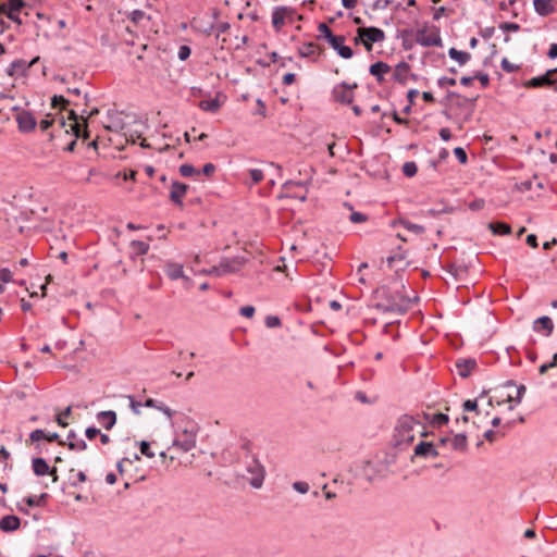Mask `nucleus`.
I'll list each match as a JSON object with an SVG mask.
<instances>
[{
  "label": "nucleus",
  "mask_w": 557,
  "mask_h": 557,
  "mask_svg": "<svg viewBox=\"0 0 557 557\" xmlns=\"http://www.w3.org/2000/svg\"><path fill=\"white\" fill-rule=\"evenodd\" d=\"M197 433L194 428H184L177 431L173 441V447L181 449L183 453L191 450L196 446Z\"/></svg>",
  "instance_id": "nucleus-4"
},
{
  "label": "nucleus",
  "mask_w": 557,
  "mask_h": 557,
  "mask_svg": "<svg viewBox=\"0 0 557 557\" xmlns=\"http://www.w3.org/2000/svg\"><path fill=\"white\" fill-rule=\"evenodd\" d=\"M18 129L23 133H28L35 129L37 121L33 113L29 111H22L16 115Z\"/></svg>",
  "instance_id": "nucleus-12"
},
{
  "label": "nucleus",
  "mask_w": 557,
  "mask_h": 557,
  "mask_svg": "<svg viewBox=\"0 0 557 557\" xmlns=\"http://www.w3.org/2000/svg\"><path fill=\"white\" fill-rule=\"evenodd\" d=\"M99 434L100 430L95 426H89L85 430V436L90 441L96 438Z\"/></svg>",
  "instance_id": "nucleus-61"
},
{
  "label": "nucleus",
  "mask_w": 557,
  "mask_h": 557,
  "mask_svg": "<svg viewBox=\"0 0 557 557\" xmlns=\"http://www.w3.org/2000/svg\"><path fill=\"white\" fill-rule=\"evenodd\" d=\"M264 324L269 329L281 326V320L277 315H268L265 317Z\"/></svg>",
  "instance_id": "nucleus-52"
},
{
  "label": "nucleus",
  "mask_w": 557,
  "mask_h": 557,
  "mask_svg": "<svg viewBox=\"0 0 557 557\" xmlns=\"http://www.w3.org/2000/svg\"><path fill=\"white\" fill-rule=\"evenodd\" d=\"M36 59H34L32 62L26 64L24 60H14L9 67L7 69V74L9 76H14L18 72H25L29 66H32L35 63Z\"/></svg>",
  "instance_id": "nucleus-27"
},
{
  "label": "nucleus",
  "mask_w": 557,
  "mask_h": 557,
  "mask_svg": "<svg viewBox=\"0 0 557 557\" xmlns=\"http://www.w3.org/2000/svg\"><path fill=\"white\" fill-rule=\"evenodd\" d=\"M457 99V100H462L463 102H475L476 98H467L465 96H461L460 94L456 92V91H448L447 95H446V99L448 101H453V99Z\"/></svg>",
  "instance_id": "nucleus-48"
},
{
  "label": "nucleus",
  "mask_w": 557,
  "mask_h": 557,
  "mask_svg": "<svg viewBox=\"0 0 557 557\" xmlns=\"http://www.w3.org/2000/svg\"><path fill=\"white\" fill-rule=\"evenodd\" d=\"M424 418L430 422L433 428L440 429L449 422V417L446 413L424 414Z\"/></svg>",
  "instance_id": "nucleus-28"
},
{
  "label": "nucleus",
  "mask_w": 557,
  "mask_h": 557,
  "mask_svg": "<svg viewBox=\"0 0 557 557\" xmlns=\"http://www.w3.org/2000/svg\"><path fill=\"white\" fill-rule=\"evenodd\" d=\"M369 72L379 83H383L384 74L391 72V66L383 61H377L370 65Z\"/></svg>",
  "instance_id": "nucleus-20"
},
{
  "label": "nucleus",
  "mask_w": 557,
  "mask_h": 557,
  "mask_svg": "<svg viewBox=\"0 0 557 557\" xmlns=\"http://www.w3.org/2000/svg\"><path fill=\"white\" fill-rule=\"evenodd\" d=\"M490 230L496 235H509L511 227L505 222H494L488 224Z\"/></svg>",
  "instance_id": "nucleus-32"
},
{
  "label": "nucleus",
  "mask_w": 557,
  "mask_h": 557,
  "mask_svg": "<svg viewBox=\"0 0 557 557\" xmlns=\"http://www.w3.org/2000/svg\"><path fill=\"white\" fill-rule=\"evenodd\" d=\"M483 436L487 442L493 443V442L497 441L498 437H504L505 432L487 430L484 432Z\"/></svg>",
  "instance_id": "nucleus-45"
},
{
  "label": "nucleus",
  "mask_w": 557,
  "mask_h": 557,
  "mask_svg": "<svg viewBox=\"0 0 557 557\" xmlns=\"http://www.w3.org/2000/svg\"><path fill=\"white\" fill-rule=\"evenodd\" d=\"M409 74H410V65L407 62L401 61L395 66V71L393 73V78L397 83H399L401 85H406L409 79Z\"/></svg>",
  "instance_id": "nucleus-14"
},
{
  "label": "nucleus",
  "mask_w": 557,
  "mask_h": 557,
  "mask_svg": "<svg viewBox=\"0 0 557 557\" xmlns=\"http://www.w3.org/2000/svg\"><path fill=\"white\" fill-rule=\"evenodd\" d=\"M245 463L246 472L251 474V478L249 479L250 485L255 488H260L265 475L264 467L255 456L247 457Z\"/></svg>",
  "instance_id": "nucleus-3"
},
{
  "label": "nucleus",
  "mask_w": 557,
  "mask_h": 557,
  "mask_svg": "<svg viewBox=\"0 0 557 557\" xmlns=\"http://www.w3.org/2000/svg\"><path fill=\"white\" fill-rule=\"evenodd\" d=\"M417 172H418V166H417L416 162L407 161L404 163L403 173L405 176L412 177L417 174Z\"/></svg>",
  "instance_id": "nucleus-39"
},
{
  "label": "nucleus",
  "mask_w": 557,
  "mask_h": 557,
  "mask_svg": "<svg viewBox=\"0 0 557 557\" xmlns=\"http://www.w3.org/2000/svg\"><path fill=\"white\" fill-rule=\"evenodd\" d=\"M448 55L450 59L455 60L459 63V65H465L471 59V54L466 51H460L454 47L448 50Z\"/></svg>",
  "instance_id": "nucleus-29"
},
{
  "label": "nucleus",
  "mask_w": 557,
  "mask_h": 557,
  "mask_svg": "<svg viewBox=\"0 0 557 557\" xmlns=\"http://www.w3.org/2000/svg\"><path fill=\"white\" fill-rule=\"evenodd\" d=\"M198 106L202 111L214 113L220 109L221 103L215 98L210 100H201Z\"/></svg>",
  "instance_id": "nucleus-34"
},
{
  "label": "nucleus",
  "mask_w": 557,
  "mask_h": 557,
  "mask_svg": "<svg viewBox=\"0 0 557 557\" xmlns=\"http://www.w3.org/2000/svg\"><path fill=\"white\" fill-rule=\"evenodd\" d=\"M127 17L132 21V23L137 26L141 21L147 20L150 21V16L146 14V12L141 10H133L127 14Z\"/></svg>",
  "instance_id": "nucleus-35"
},
{
  "label": "nucleus",
  "mask_w": 557,
  "mask_h": 557,
  "mask_svg": "<svg viewBox=\"0 0 557 557\" xmlns=\"http://www.w3.org/2000/svg\"><path fill=\"white\" fill-rule=\"evenodd\" d=\"M445 270L456 280L460 281L462 280L467 273L468 269L463 264H457L455 262H450L445 265Z\"/></svg>",
  "instance_id": "nucleus-24"
},
{
  "label": "nucleus",
  "mask_w": 557,
  "mask_h": 557,
  "mask_svg": "<svg viewBox=\"0 0 557 557\" xmlns=\"http://www.w3.org/2000/svg\"><path fill=\"white\" fill-rule=\"evenodd\" d=\"M32 469L37 476H44L50 472V467L47 461L41 457H34L32 459Z\"/></svg>",
  "instance_id": "nucleus-25"
},
{
  "label": "nucleus",
  "mask_w": 557,
  "mask_h": 557,
  "mask_svg": "<svg viewBox=\"0 0 557 557\" xmlns=\"http://www.w3.org/2000/svg\"><path fill=\"white\" fill-rule=\"evenodd\" d=\"M500 67L506 73H513V72H517L520 69L519 65H516V64L511 63L507 58H504L502 60Z\"/></svg>",
  "instance_id": "nucleus-47"
},
{
  "label": "nucleus",
  "mask_w": 557,
  "mask_h": 557,
  "mask_svg": "<svg viewBox=\"0 0 557 557\" xmlns=\"http://www.w3.org/2000/svg\"><path fill=\"white\" fill-rule=\"evenodd\" d=\"M164 272L168 275V277L172 281L184 278L186 281H189V277L184 275L183 265L181 263L176 262H168L164 267Z\"/></svg>",
  "instance_id": "nucleus-17"
},
{
  "label": "nucleus",
  "mask_w": 557,
  "mask_h": 557,
  "mask_svg": "<svg viewBox=\"0 0 557 557\" xmlns=\"http://www.w3.org/2000/svg\"><path fill=\"white\" fill-rule=\"evenodd\" d=\"M357 87V84H348L346 82L341 83L333 89L334 99L343 104H350L354 101L352 89Z\"/></svg>",
  "instance_id": "nucleus-7"
},
{
  "label": "nucleus",
  "mask_w": 557,
  "mask_h": 557,
  "mask_svg": "<svg viewBox=\"0 0 557 557\" xmlns=\"http://www.w3.org/2000/svg\"><path fill=\"white\" fill-rule=\"evenodd\" d=\"M534 9L537 14L547 16L555 11L553 0H533Z\"/></svg>",
  "instance_id": "nucleus-26"
},
{
  "label": "nucleus",
  "mask_w": 557,
  "mask_h": 557,
  "mask_svg": "<svg viewBox=\"0 0 557 557\" xmlns=\"http://www.w3.org/2000/svg\"><path fill=\"white\" fill-rule=\"evenodd\" d=\"M255 311H256V309L253 306H244L239 310L240 314L246 318H252L255 314Z\"/></svg>",
  "instance_id": "nucleus-62"
},
{
  "label": "nucleus",
  "mask_w": 557,
  "mask_h": 557,
  "mask_svg": "<svg viewBox=\"0 0 557 557\" xmlns=\"http://www.w3.org/2000/svg\"><path fill=\"white\" fill-rule=\"evenodd\" d=\"M66 440L65 445L70 450L84 451L87 449V443L83 438H78L74 430L67 433Z\"/></svg>",
  "instance_id": "nucleus-18"
},
{
  "label": "nucleus",
  "mask_w": 557,
  "mask_h": 557,
  "mask_svg": "<svg viewBox=\"0 0 557 557\" xmlns=\"http://www.w3.org/2000/svg\"><path fill=\"white\" fill-rule=\"evenodd\" d=\"M190 53L191 49L188 46L183 45L178 49V59L185 61L189 58Z\"/></svg>",
  "instance_id": "nucleus-59"
},
{
  "label": "nucleus",
  "mask_w": 557,
  "mask_h": 557,
  "mask_svg": "<svg viewBox=\"0 0 557 557\" xmlns=\"http://www.w3.org/2000/svg\"><path fill=\"white\" fill-rule=\"evenodd\" d=\"M516 395L508 394L507 395V401H516L521 403L523 395L525 394L527 387L523 384L516 386Z\"/></svg>",
  "instance_id": "nucleus-38"
},
{
  "label": "nucleus",
  "mask_w": 557,
  "mask_h": 557,
  "mask_svg": "<svg viewBox=\"0 0 557 557\" xmlns=\"http://www.w3.org/2000/svg\"><path fill=\"white\" fill-rule=\"evenodd\" d=\"M48 497L47 493H42L39 496H28L23 499V502L28 507H41L46 504V499Z\"/></svg>",
  "instance_id": "nucleus-33"
},
{
  "label": "nucleus",
  "mask_w": 557,
  "mask_h": 557,
  "mask_svg": "<svg viewBox=\"0 0 557 557\" xmlns=\"http://www.w3.org/2000/svg\"><path fill=\"white\" fill-rule=\"evenodd\" d=\"M249 175L253 184L260 183L264 177L263 171L260 169L250 170Z\"/></svg>",
  "instance_id": "nucleus-55"
},
{
  "label": "nucleus",
  "mask_w": 557,
  "mask_h": 557,
  "mask_svg": "<svg viewBox=\"0 0 557 557\" xmlns=\"http://www.w3.org/2000/svg\"><path fill=\"white\" fill-rule=\"evenodd\" d=\"M98 422L107 430H111L116 423V413L113 410L100 411L97 413Z\"/></svg>",
  "instance_id": "nucleus-19"
},
{
  "label": "nucleus",
  "mask_w": 557,
  "mask_h": 557,
  "mask_svg": "<svg viewBox=\"0 0 557 557\" xmlns=\"http://www.w3.org/2000/svg\"><path fill=\"white\" fill-rule=\"evenodd\" d=\"M83 113H86V110H84ZM81 119L83 120V124L79 123L78 115L74 110L69 111V120L72 121L70 124L72 133L76 138L83 137L87 139L89 138V131L87 128L86 117L82 114Z\"/></svg>",
  "instance_id": "nucleus-6"
},
{
  "label": "nucleus",
  "mask_w": 557,
  "mask_h": 557,
  "mask_svg": "<svg viewBox=\"0 0 557 557\" xmlns=\"http://www.w3.org/2000/svg\"><path fill=\"white\" fill-rule=\"evenodd\" d=\"M405 258H406V256L403 252H396V253L387 257L386 262L389 267H392L395 261H401Z\"/></svg>",
  "instance_id": "nucleus-63"
},
{
  "label": "nucleus",
  "mask_w": 557,
  "mask_h": 557,
  "mask_svg": "<svg viewBox=\"0 0 557 557\" xmlns=\"http://www.w3.org/2000/svg\"><path fill=\"white\" fill-rule=\"evenodd\" d=\"M131 245L139 255H146L149 250V245L143 240H133Z\"/></svg>",
  "instance_id": "nucleus-44"
},
{
  "label": "nucleus",
  "mask_w": 557,
  "mask_h": 557,
  "mask_svg": "<svg viewBox=\"0 0 557 557\" xmlns=\"http://www.w3.org/2000/svg\"><path fill=\"white\" fill-rule=\"evenodd\" d=\"M475 367L476 361L474 359H458L456 361V368L461 377H468Z\"/></svg>",
  "instance_id": "nucleus-23"
},
{
  "label": "nucleus",
  "mask_w": 557,
  "mask_h": 557,
  "mask_svg": "<svg viewBox=\"0 0 557 557\" xmlns=\"http://www.w3.org/2000/svg\"><path fill=\"white\" fill-rule=\"evenodd\" d=\"M46 437V432L41 429H36L34 430L33 432H30L29 434V442L33 444V443H37L41 440H45Z\"/></svg>",
  "instance_id": "nucleus-49"
},
{
  "label": "nucleus",
  "mask_w": 557,
  "mask_h": 557,
  "mask_svg": "<svg viewBox=\"0 0 557 557\" xmlns=\"http://www.w3.org/2000/svg\"><path fill=\"white\" fill-rule=\"evenodd\" d=\"M240 267H242V262L238 261L237 259L224 258L219 263L221 276L228 274V273H235V272L239 271Z\"/></svg>",
  "instance_id": "nucleus-22"
},
{
  "label": "nucleus",
  "mask_w": 557,
  "mask_h": 557,
  "mask_svg": "<svg viewBox=\"0 0 557 557\" xmlns=\"http://www.w3.org/2000/svg\"><path fill=\"white\" fill-rule=\"evenodd\" d=\"M0 281L2 283L12 282V272L10 269L3 268L0 270Z\"/></svg>",
  "instance_id": "nucleus-60"
},
{
  "label": "nucleus",
  "mask_w": 557,
  "mask_h": 557,
  "mask_svg": "<svg viewBox=\"0 0 557 557\" xmlns=\"http://www.w3.org/2000/svg\"><path fill=\"white\" fill-rule=\"evenodd\" d=\"M359 38L367 51H371L374 42H381L385 39V34L381 28L374 26L359 27Z\"/></svg>",
  "instance_id": "nucleus-5"
},
{
  "label": "nucleus",
  "mask_w": 557,
  "mask_h": 557,
  "mask_svg": "<svg viewBox=\"0 0 557 557\" xmlns=\"http://www.w3.org/2000/svg\"><path fill=\"white\" fill-rule=\"evenodd\" d=\"M533 330L535 332L545 331V335L549 336L554 331L553 320L547 315L540 317L534 321Z\"/></svg>",
  "instance_id": "nucleus-21"
},
{
  "label": "nucleus",
  "mask_w": 557,
  "mask_h": 557,
  "mask_svg": "<svg viewBox=\"0 0 557 557\" xmlns=\"http://www.w3.org/2000/svg\"><path fill=\"white\" fill-rule=\"evenodd\" d=\"M180 174L184 177H191L194 175H199L200 174V171L195 169L191 164L189 163H184L180 166Z\"/></svg>",
  "instance_id": "nucleus-37"
},
{
  "label": "nucleus",
  "mask_w": 557,
  "mask_h": 557,
  "mask_svg": "<svg viewBox=\"0 0 557 557\" xmlns=\"http://www.w3.org/2000/svg\"><path fill=\"white\" fill-rule=\"evenodd\" d=\"M457 84L454 77L442 76L437 79V86L444 88L446 86H455Z\"/></svg>",
  "instance_id": "nucleus-56"
},
{
  "label": "nucleus",
  "mask_w": 557,
  "mask_h": 557,
  "mask_svg": "<svg viewBox=\"0 0 557 557\" xmlns=\"http://www.w3.org/2000/svg\"><path fill=\"white\" fill-rule=\"evenodd\" d=\"M140 453L147 458H153L154 451L151 450L150 443L147 441L138 442Z\"/></svg>",
  "instance_id": "nucleus-41"
},
{
  "label": "nucleus",
  "mask_w": 557,
  "mask_h": 557,
  "mask_svg": "<svg viewBox=\"0 0 557 557\" xmlns=\"http://www.w3.org/2000/svg\"><path fill=\"white\" fill-rule=\"evenodd\" d=\"M373 295L379 300L375 308L382 312L404 314L410 309L411 299L400 290H392L386 285L377 287Z\"/></svg>",
  "instance_id": "nucleus-1"
},
{
  "label": "nucleus",
  "mask_w": 557,
  "mask_h": 557,
  "mask_svg": "<svg viewBox=\"0 0 557 557\" xmlns=\"http://www.w3.org/2000/svg\"><path fill=\"white\" fill-rule=\"evenodd\" d=\"M557 73V67L553 70H548L546 74L533 77L525 83V87L528 88H539L543 86H554L555 90H557V79H553L549 77L550 74Z\"/></svg>",
  "instance_id": "nucleus-10"
},
{
  "label": "nucleus",
  "mask_w": 557,
  "mask_h": 557,
  "mask_svg": "<svg viewBox=\"0 0 557 557\" xmlns=\"http://www.w3.org/2000/svg\"><path fill=\"white\" fill-rule=\"evenodd\" d=\"M416 424V419L409 414H403L398 419L394 435L397 446L409 445L413 442V428Z\"/></svg>",
  "instance_id": "nucleus-2"
},
{
  "label": "nucleus",
  "mask_w": 557,
  "mask_h": 557,
  "mask_svg": "<svg viewBox=\"0 0 557 557\" xmlns=\"http://www.w3.org/2000/svg\"><path fill=\"white\" fill-rule=\"evenodd\" d=\"M230 28H231V25L227 22H220L216 25H212L211 26V30H213L215 33L216 38L221 34H224V33L228 32Z\"/></svg>",
  "instance_id": "nucleus-42"
},
{
  "label": "nucleus",
  "mask_w": 557,
  "mask_h": 557,
  "mask_svg": "<svg viewBox=\"0 0 557 557\" xmlns=\"http://www.w3.org/2000/svg\"><path fill=\"white\" fill-rule=\"evenodd\" d=\"M188 188L189 186L184 183L177 181L173 182L170 190L171 201L178 207H183V198L186 195Z\"/></svg>",
  "instance_id": "nucleus-13"
},
{
  "label": "nucleus",
  "mask_w": 557,
  "mask_h": 557,
  "mask_svg": "<svg viewBox=\"0 0 557 557\" xmlns=\"http://www.w3.org/2000/svg\"><path fill=\"white\" fill-rule=\"evenodd\" d=\"M318 30L320 33V37H323L326 41L335 36L325 23H320Z\"/></svg>",
  "instance_id": "nucleus-46"
},
{
  "label": "nucleus",
  "mask_w": 557,
  "mask_h": 557,
  "mask_svg": "<svg viewBox=\"0 0 557 557\" xmlns=\"http://www.w3.org/2000/svg\"><path fill=\"white\" fill-rule=\"evenodd\" d=\"M21 527V520L17 516L8 515L0 519V530L2 532H13L18 530Z\"/></svg>",
  "instance_id": "nucleus-15"
},
{
  "label": "nucleus",
  "mask_w": 557,
  "mask_h": 557,
  "mask_svg": "<svg viewBox=\"0 0 557 557\" xmlns=\"http://www.w3.org/2000/svg\"><path fill=\"white\" fill-rule=\"evenodd\" d=\"M320 51V47L315 42H306L299 47L298 52L301 58H308Z\"/></svg>",
  "instance_id": "nucleus-31"
},
{
  "label": "nucleus",
  "mask_w": 557,
  "mask_h": 557,
  "mask_svg": "<svg viewBox=\"0 0 557 557\" xmlns=\"http://www.w3.org/2000/svg\"><path fill=\"white\" fill-rule=\"evenodd\" d=\"M327 42L343 59H350L354 55L352 49L344 44V36L335 35Z\"/></svg>",
  "instance_id": "nucleus-11"
},
{
  "label": "nucleus",
  "mask_w": 557,
  "mask_h": 557,
  "mask_svg": "<svg viewBox=\"0 0 557 557\" xmlns=\"http://www.w3.org/2000/svg\"><path fill=\"white\" fill-rule=\"evenodd\" d=\"M454 154L456 156V158L458 159V161L461 164H466L468 162L467 152H466V150L462 147H456L454 149Z\"/></svg>",
  "instance_id": "nucleus-54"
},
{
  "label": "nucleus",
  "mask_w": 557,
  "mask_h": 557,
  "mask_svg": "<svg viewBox=\"0 0 557 557\" xmlns=\"http://www.w3.org/2000/svg\"><path fill=\"white\" fill-rule=\"evenodd\" d=\"M216 168L213 163H206L202 169L200 170V173L205 174L206 176H210L215 172Z\"/></svg>",
  "instance_id": "nucleus-64"
},
{
  "label": "nucleus",
  "mask_w": 557,
  "mask_h": 557,
  "mask_svg": "<svg viewBox=\"0 0 557 557\" xmlns=\"http://www.w3.org/2000/svg\"><path fill=\"white\" fill-rule=\"evenodd\" d=\"M399 224L401 226H404L406 230H408L417 235H420V234L424 233V231H425L423 225L412 223L408 220L400 219Z\"/></svg>",
  "instance_id": "nucleus-36"
},
{
  "label": "nucleus",
  "mask_w": 557,
  "mask_h": 557,
  "mask_svg": "<svg viewBox=\"0 0 557 557\" xmlns=\"http://www.w3.org/2000/svg\"><path fill=\"white\" fill-rule=\"evenodd\" d=\"M451 447L455 450L465 453L468 448V438L466 433H458L451 440Z\"/></svg>",
  "instance_id": "nucleus-30"
},
{
  "label": "nucleus",
  "mask_w": 557,
  "mask_h": 557,
  "mask_svg": "<svg viewBox=\"0 0 557 557\" xmlns=\"http://www.w3.org/2000/svg\"><path fill=\"white\" fill-rule=\"evenodd\" d=\"M414 456L423 457V458H435L438 456V451L435 449L434 445L430 442H420L414 447Z\"/></svg>",
  "instance_id": "nucleus-16"
},
{
  "label": "nucleus",
  "mask_w": 557,
  "mask_h": 557,
  "mask_svg": "<svg viewBox=\"0 0 557 557\" xmlns=\"http://www.w3.org/2000/svg\"><path fill=\"white\" fill-rule=\"evenodd\" d=\"M293 488L300 494H306L309 491V484L304 481L294 482Z\"/></svg>",
  "instance_id": "nucleus-57"
},
{
  "label": "nucleus",
  "mask_w": 557,
  "mask_h": 557,
  "mask_svg": "<svg viewBox=\"0 0 557 557\" xmlns=\"http://www.w3.org/2000/svg\"><path fill=\"white\" fill-rule=\"evenodd\" d=\"M462 410L465 412L475 411L478 413L479 409H478V401H476V399H467V400H465L463 404H462Z\"/></svg>",
  "instance_id": "nucleus-50"
},
{
  "label": "nucleus",
  "mask_w": 557,
  "mask_h": 557,
  "mask_svg": "<svg viewBox=\"0 0 557 557\" xmlns=\"http://www.w3.org/2000/svg\"><path fill=\"white\" fill-rule=\"evenodd\" d=\"M72 413V407L67 406L62 412L55 416V422L62 426L65 428L67 425V422L65 421L66 418H69Z\"/></svg>",
  "instance_id": "nucleus-40"
},
{
  "label": "nucleus",
  "mask_w": 557,
  "mask_h": 557,
  "mask_svg": "<svg viewBox=\"0 0 557 557\" xmlns=\"http://www.w3.org/2000/svg\"><path fill=\"white\" fill-rule=\"evenodd\" d=\"M349 221L352 223H363L368 221V215L362 212L354 211L349 215Z\"/></svg>",
  "instance_id": "nucleus-53"
},
{
  "label": "nucleus",
  "mask_w": 557,
  "mask_h": 557,
  "mask_svg": "<svg viewBox=\"0 0 557 557\" xmlns=\"http://www.w3.org/2000/svg\"><path fill=\"white\" fill-rule=\"evenodd\" d=\"M296 12L289 7H276L272 12V25L276 32H280L286 23L287 15H295Z\"/></svg>",
  "instance_id": "nucleus-9"
},
{
  "label": "nucleus",
  "mask_w": 557,
  "mask_h": 557,
  "mask_svg": "<svg viewBox=\"0 0 557 557\" xmlns=\"http://www.w3.org/2000/svg\"><path fill=\"white\" fill-rule=\"evenodd\" d=\"M416 41L422 47H441L442 38L438 30L428 33L426 29H418L416 34Z\"/></svg>",
  "instance_id": "nucleus-8"
},
{
  "label": "nucleus",
  "mask_w": 557,
  "mask_h": 557,
  "mask_svg": "<svg viewBox=\"0 0 557 557\" xmlns=\"http://www.w3.org/2000/svg\"><path fill=\"white\" fill-rule=\"evenodd\" d=\"M70 103V101L67 99H65L63 96H58V95H54L52 98H51V106L52 108H57L59 106H62V108L64 109L67 104Z\"/></svg>",
  "instance_id": "nucleus-51"
},
{
  "label": "nucleus",
  "mask_w": 557,
  "mask_h": 557,
  "mask_svg": "<svg viewBox=\"0 0 557 557\" xmlns=\"http://www.w3.org/2000/svg\"><path fill=\"white\" fill-rule=\"evenodd\" d=\"M24 7V0H9L7 5V12H18Z\"/></svg>",
  "instance_id": "nucleus-43"
},
{
  "label": "nucleus",
  "mask_w": 557,
  "mask_h": 557,
  "mask_svg": "<svg viewBox=\"0 0 557 557\" xmlns=\"http://www.w3.org/2000/svg\"><path fill=\"white\" fill-rule=\"evenodd\" d=\"M474 79H478L482 87H487L490 85V76L486 73L478 72L474 75Z\"/></svg>",
  "instance_id": "nucleus-58"
}]
</instances>
